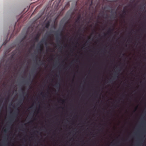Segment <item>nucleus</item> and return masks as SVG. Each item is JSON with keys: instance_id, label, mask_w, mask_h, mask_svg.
<instances>
[{"instance_id": "nucleus-1", "label": "nucleus", "mask_w": 146, "mask_h": 146, "mask_svg": "<svg viewBox=\"0 0 146 146\" xmlns=\"http://www.w3.org/2000/svg\"><path fill=\"white\" fill-rule=\"evenodd\" d=\"M120 71L121 69H120L115 72V75L113 77V79H115L116 78H117L119 74V72Z\"/></svg>"}, {"instance_id": "nucleus-2", "label": "nucleus", "mask_w": 146, "mask_h": 146, "mask_svg": "<svg viewBox=\"0 0 146 146\" xmlns=\"http://www.w3.org/2000/svg\"><path fill=\"white\" fill-rule=\"evenodd\" d=\"M66 24L64 23V31L66 29ZM65 33L64 32V41H65ZM66 47V45L65 44V43H64V48H65ZM65 52V50H64V53ZM65 55V54L64 53V55ZM65 61V57H64V61ZM66 64V63L64 61V66H65ZM65 72V66H64V72Z\"/></svg>"}, {"instance_id": "nucleus-3", "label": "nucleus", "mask_w": 146, "mask_h": 146, "mask_svg": "<svg viewBox=\"0 0 146 146\" xmlns=\"http://www.w3.org/2000/svg\"><path fill=\"white\" fill-rule=\"evenodd\" d=\"M40 36V34H37L36 36L34 38V40L36 42H37L38 41L39 39V37Z\"/></svg>"}, {"instance_id": "nucleus-4", "label": "nucleus", "mask_w": 146, "mask_h": 146, "mask_svg": "<svg viewBox=\"0 0 146 146\" xmlns=\"http://www.w3.org/2000/svg\"><path fill=\"white\" fill-rule=\"evenodd\" d=\"M43 42L45 44V45H47V43L46 41V39L43 38L41 40L40 42Z\"/></svg>"}, {"instance_id": "nucleus-5", "label": "nucleus", "mask_w": 146, "mask_h": 146, "mask_svg": "<svg viewBox=\"0 0 146 146\" xmlns=\"http://www.w3.org/2000/svg\"><path fill=\"white\" fill-rule=\"evenodd\" d=\"M50 25V23L48 22L45 24V27L46 28H48Z\"/></svg>"}, {"instance_id": "nucleus-6", "label": "nucleus", "mask_w": 146, "mask_h": 146, "mask_svg": "<svg viewBox=\"0 0 146 146\" xmlns=\"http://www.w3.org/2000/svg\"><path fill=\"white\" fill-rule=\"evenodd\" d=\"M58 31H52V32L53 33H55V35H56V38H57L58 37Z\"/></svg>"}, {"instance_id": "nucleus-7", "label": "nucleus", "mask_w": 146, "mask_h": 146, "mask_svg": "<svg viewBox=\"0 0 146 146\" xmlns=\"http://www.w3.org/2000/svg\"><path fill=\"white\" fill-rule=\"evenodd\" d=\"M80 16L79 15L78 16V17L77 18V19L76 21V23H79V21L80 20Z\"/></svg>"}, {"instance_id": "nucleus-8", "label": "nucleus", "mask_w": 146, "mask_h": 146, "mask_svg": "<svg viewBox=\"0 0 146 146\" xmlns=\"http://www.w3.org/2000/svg\"><path fill=\"white\" fill-rule=\"evenodd\" d=\"M40 50L41 51H42L43 50V45L42 44H41L40 46Z\"/></svg>"}, {"instance_id": "nucleus-9", "label": "nucleus", "mask_w": 146, "mask_h": 146, "mask_svg": "<svg viewBox=\"0 0 146 146\" xmlns=\"http://www.w3.org/2000/svg\"><path fill=\"white\" fill-rule=\"evenodd\" d=\"M113 29L111 30V29H110V28H109L108 31L107 33L108 34L109 33H111L112 31H113Z\"/></svg>"}, {"instance_id": "nucleus-10", "label": "nucleus", "mask_w": 146, "mask_h": 146, "mask_svg": "<svg viewBox=\"0 0 146 146\" xmlns=\"http://www.w3.org/2000/svg\"><path fill=\"white\" fill-rule=\"evenodd\" d=\"M65 91V82H64V92ZM65 95V94H64V96ZM64 105H65V96H64ZM65 107V105H64V107ZM65 114V110H64V114ZM64 119H65V117H64Z\"/></svg>"}, {"instance_id": "nucleus-11", "label": "nucleus", "mask_w": 146, "mask_h": 146, "mask_svg": "<svg viewBox=\"0 0 146 146\" xmlns=\"http://www.w3.org/2000/svg\"><path fill=\"white\" fill-rule=\"evenodd\" d=\"M65 91V82H64V92ZM65 95V94H64V96ZM64 105H65V96H64ZM65 107V105H64V107ZM65 114V110H64V114ZM64 119H65V117H64Z\"/></svg>"}, {"instance_id": "nucleus-12", "label": "nucleus", "mask_w": 146, "mask_h": 146, "mask_svg": "<svg viewBox=\"0 0 146 146\" xmlns=\"http://www.w3.org/2000/svg\"><path fill=\"white\" fill-rule=\"evenodd\" d=\"M23 91H25V90L24 89H23ZM23 95H25V94H26V95H25L26 96H28L27 94V93L26 94V93H25L24 92H23Z\"/></svg>"}, {"instance_id": "nucleus-13", "label": "nucleus", "mask_w": 146, "mask_h": 146, "mask_svg": "<svg viewBox=\"0 0 146 146\" xmlns=\"http://www.w3.org/2000/svg\"><path fill=\"white\" fill-rule=\"evenodd\" d=\"M22 101H23L22 100H21L20 102H19V103L18 104V105H21L22 104Z\"/></svg>"}, {"instance_id": "nucleus-14", "label": "nucleus", "mask_w": 146, "mask_h": 146, "mask_svg": "<svg viewBox=\"0 0 146 146\" xmlns=\"http://www.w3.org/2000/svg\"><path fill=\"white\" fill-rule=\"evenodd\" d=\"M58 84H59L58 83L56 82L54 85V86L55 87H56L58 85Z\"/></svg>"}, {"instance_id": "nucleus-15", "label": "nucleus", "mask_w": 146, "mask_h": 146, "mask_svg": "<svg viewBox=\"0 0 146 146\" xmlns=\"http://www.w3.org/2000/svg\"><path fill=\"white\" fill-rule=\"evenodd\" d=\"M123 14H125L126 13V11L125 10H123Z\"/></svg>"}, {"instance_id": "nucleus-16", "label": "nucleus", "mask_w": 146, "mask_h": 146, "mask_svg": "<svg viewBox=\"0 0 146 146\" xmlns=\"http://www.w3.org/2000/svg\"><path fill=\"white\" fill-rule=\"evenodd\" d=\"M74 50V49L73 48H71L70 51L71 52H73V50Z\"/></svg>"}, {"instance_id": "nucleus-17", "label": "nucleus", "mask_w": 146, "mask_h": 146, "mask_svg": "<svg viewBox=\"0 0 146 146\" xmlns=\"http://www.w3.org/2000/svg\"><path fill=\"white\" fill-rule=\"evenodd\" d=\"M31 82H30L29 83V82H27V84L30 86V85L31 84Z\"/></svg>"}, {"instance_id": "nucleus-18", "label": "nucleus", "mask_w": 146, "mask_h": 146, "mask_svg": "<svg viewBox=\"0 0 146 146\" xmlns=\"http://www.w3.org/2000/svg\"><path fill=\"white\" fill-rule=\"evenodd\" d=\"M53 28H55V27H55V25H54L53 26Z\"/></svg>"}, {"instance_id": "nucleus-19", "label": "nucleus", "mask_w": 146, "mask_h": 146, "mask_svg": "<svg viewBox=\"0 0 146 146\" xmlns=\"http://www.w3.org/2000/svg\"><path fill=\"white\" fill-rule=\"evenodd\" d=\"M44 94L43 93H41V94L43 96V95Z\"/></svg>"}, {"instance_id": "nucleus-20", "label": "nucleus", "mask_w": 146, "mask_h": 146, "mask_svg": "<svg viewBox=\"0 0 146 146\" xmlns=\"http://www.w3.org/2000/svg\"><path fill=\"white\" fill-rule=\"evenodd\" d=\"M92 1L91 2V3L90 5V6H91L92 5Z\"/></svg>"}, {"instance_id": "nucleus-21", "label": "nucleus", "mask_w": 146, "mask_h": 146, "mask_svg": "<svg viewBox=\"0 0 146 146\" xmlns=\"http://www.w3.org/2000/svg\"><path fill=\"white\" fill-rule=\"evenodd\" d=\"M74 61V60H73L72 61L70 64H72L73 63V62Z\"/></svg>"}, {"instance_id": "nucleus-22", "label": "nucleus", "mask_w": 146, "mask_h": 146, "mask_svg": "<svg viewBox=\"0 0 146 146\" xmlns=\"http://www.w3.org/2000/svg\"><path fill=\"white\" fill-rule=\"evenodd\" d=\"M73 37H71V39H73Z\"/></svg>"}, {"instance_id": "nucleus-23", "label": "nucleus", "mask_w": 146, "mask_h": 146, "mask_svg": "<svg viewBox=\"0 0 146 146\" xmlns=\"http://www.w3.org/2000/svg\"><path fill=\"white\" fill-rule=\"evenodd\" d=\"M64 18H63L62 19V21H63V20H64Z\"/></svg>"}, {"instance_id": "nucleus-24", "label": "nucleus", "mask_w": 146, "mask_h": 146, "mask_svg": "<svg viewBox=\"0 0 146 146\" xmlns=\"http://www.w3.org/2000/svg\"><path fill=\"white\" fill-rule=\"evenodd\" d=\"M6 131H7L6 129H5V132H6Z\"/></svg>"}, {"instance_id": "nucleus-25", "label": "nucleus", "mask_w": 146, "mask_h": 146, "mask_svg": "<svg viewBox=\"0 0 146 146\" xmlns=\"http://www.w3.org/2000/svg\"><path fill=\"white\" fill-rule=\"evenodd\" d=\"M121 15V17H123V16L122 15Z\"/></svg>"}, {"instance_id": "nucleus-26", "label": "nucleus", "mask_w": 146, "mask_h": 146, "mask_svg": "<svg viewBox=\"0 0 146 146\" xmlns=\"http://www.w3.org/2000/svg\"><path fill=\"white\" fill-rule=\"evenodd\" d=\"M104 36H105L106 35V34H104Z\"/></svg>"}, {"instance_id": "nucleus-27", "label": "nucleus", "mask_w": 146, "mask_h": 146, "mask_svg": "<svg viewBox=\"0 0 146 146\" xmlns=\"http://www.w3.org/2000/svg\"><path fill=\"white\" fill-rule=\"evenodd\" d=\"M17 110H18V111H19V109H18V108H17Z\"/></svg>"}, {"instance_id": "nucleus-28", "label": "nucleus", "mask_w": 146, "mask_h": 146, "mask_svg": "<svg viewBox=\"0 0 146 146\" xmlns=\"http://www.w3.org/2000/svg\"><path fill=\"white\" fill-rule=\"evenodd\" d=\"M75 61H77V60H75Z\"/></svg>"}, {"instance_id": "nucleus-29", "label": "nucleus", "mask_w": 146, "mask_h": 146, "mask_svg": "<svg viewBox=\"0 0 146 146\" xmlns=\"http://www.w3.org/2000/svg\"><path fill=\"white\" fill-rule=\"evenodd\" d=\"M64 127H65V125H64ZM65 131V130H64V131Z\"/></svg>"}, {"instance_id": "nucleus-30", "label": "nucleus", "mask_w": 146, "mask_h": 146, "mask_svg": "<svg viewBox=\"0 0 146 146\" xmlns=\"http://www.w3.org/2000/svg\"><path fill=\"white\" fill-rule=\"evenodd\" d=\"M116 12H115V14H116Z\"/></svg>"}, {"instance_id": "nucleus-31", "label": "nucleus", "mask_w": 146, "mask_h": 146, "mask_svg": "<svg viewBox=\"0 0 146 146\" xmlns=\"http://www.w3.org/2000/svg\"><path fill=\"white\" fill-rule=\"evenodd\" d=\"M47 93H48V94H49V93L48 92H47Z\"/></svg>"}, {"instance_id": "nucleus-32", "label": "nucleus", "mask_w": 146, "mask_h": 146, "mask_svg": "<svg viewBox=\"0 0 146 146\" xmlns=\"http://www.w3.org/2000/svg\"><path fill=\"white\" fill-rule=\"evenodd\" d=\"M76 43H78V42H76Z\"/></svg>"}, {"instance_id": "nucleus-33", "label": "nucleus", "mask_w": 146, "mask_h": 146, "mask_svg": "<svg viewBox=\"0 0 146 146\" xmlns=\"http://www.w3.org/2000/svg\"><path fill=\"white\" fill-rule=\"evenodd\" d=\"M88 42V41H87V42H86V43L87 42Z\"/></svg>"}, {"instance_id": "nucleus-34", "label": "nucleus", "mask_w": 146, "mask_h": 146, "mask_svg": "<svg viewBox=\"0 0 146 146\" xmlns=\"http://www.w3.org/2000/svg\"><path fill=\"white\" fill-rule=\"evenodd\" d=\"M42 64H43V63H42Z\"/></svg>"}, {"instance_id": "nucleus-35", "label": "nucleus", "mask_w": 146, "mask_h": 146, "mask_svg": "<svg viewBox=\"0 0 146 146\" xmlns=\"http://www.w3.org/2000/svg\"><path fill=\"white\" fill-rule=\"evenodd\" d=\"M64 135V136L65 135V134Z\"/></svg>"}]
</instances>
